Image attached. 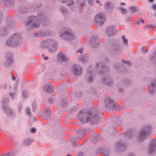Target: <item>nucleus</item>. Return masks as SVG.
Instances as JSON below:
<instances>
[{"label": "nucleus", "instance_id": "nucleus-1", "mask_svg": "<svg viewBox=\"0 0 156 156\" xmlns=\"http://www.w3.org/2000/svg\"><path fill=\"white\" fill-rule=\"evenodd\" d=\"M44 47L49 48L50 51H54L56 49L57 43L55 41L50 39L44 41L42 43Z\"/></svg>", "mask_w": 156, "mask_h": 156}, {"label": "nucleus", "instance_id": "nucleus-2", "mask_svg": "<svg viewBox=\"0 0 156 156\" xmlns=\"http://www.w3.org/2000/svg\"><path fill=\"white\" fill-rule=\"evenodd\" d=\"M60 36L63 39L67 38L69 40L73 39L74 37L73 34L71 33V32H69L65 29H63L60 32Z\"/></svg>", "mask_w": 156, "mask_h": 156}, {"label": "nucleus", "instance_id": "nucleus-3", "mask_svg": "<svg viewBox=\"0 0 156 156\" xmlns=\"http://www.w3.org/2000/svg\"><path fill=\"white\" fill-rule=\"evenodd\" d=\"M29 22L27 23V25H28L31 23H33V27L35 28L39 26V23L38 21L36 20V18L34 16H31L29 18Z\"/></svg>", "mask_w": 156, "mask_h": 156}, {"label": "nucleus", "instance_id": "nucleus-4", "mask_svg": "<svg viewBox=\"0 0 156 156\" xmlns=\"http://www.w3.org/2000/svg\"><path fill=\"white\" fill-rule=\"evenodd\" d=\"M95 20L96 22H97L100 24L102 25L105 20L104 16L102 14H99L96 16Z\"/></svg>", "mask_w": 156, "mask_h": 156}, {"label": "nucleus", "instance_id": "nucleus-5", "mask_svg": "<svg viewBox=\"0 0 156 156\" xmlns=\"http://www.w3.org/2000/svg\"><path fill=\"white\" fill-rule=\"evenodd\" d=\"M2 108L6 112V113L9 115H12L13 112L12 110L7 107V103L6 102L5 103H3L2 102Z\"/></svg>", "mask_w": 156, "mask_h": 156}, {"label": "nucleus", "instance_id": "nucleus-6", "mask_svg": "<svg viewBox=\"0 0 156 156\" xmlns=\"http://www.w3.org/2000/svg\"><path fill=\"white\" fill-rule=\"evenodd\" d=\"M58 59L60 60L65 62L68 60V59L66 57L65 55L62 53H60L57 56Z\"/></svg>", "mask_w": 156, "mask_h": 156}, {"label": "nucleus", "instance_id": "nucleus-7", "mask_svg": "<svg viewBox=\"0 0 156 156\" xmlns=\"http://www.w3.org/2000/svg\"><path fill=\"white\" fill-rule=\"evenodd\" d=\"M74 73L76 75L80 74L81 73V69L79 66H75L74 67Z\"/></svg>", "mask_w": 156, "mask_h": 156}, {"label": "nucleus", "instance_id": "nucleus-8", "mask_svg": "<svg viewBox=\"0 0 156 156\" xmlns=\"http://www.w3.org/2000/svg\"><path fill=\"white\" fill-rule=\"evenodd\" d=\"M43 90L45 92H49L52 89L51 87L48 85H46L44 86Z\"/></svg>", "mask_w": 156, "mask_h": 156}, {"label": "nucleus", "instance_id": "nucleus-9", "mask_svg": "<svg viewBox=\"0 0 156 156\" xmlns=\"http://www.w3.org/2000/svg\"><path fill=\"white\" fill-rule=\"evenodd\" d=\"M6 45L9 46L14 47L17 46V44L12 43L11 40L10 39L7 41L6 43Z\"/></svg>", "mask_w": 156, "mask_h": 156}, {"label": "nucleus", "instance_id": "nucleus-10", "mask_svg": "<svg viewBox=\"0 0 156 156\" xmlns=\"http://www.w3.org/2000/svg\"><path fill=\"white\" fill-rule=\"evenodd\" d=\"M107 34L109 36L112 35L114 34V31L112 28H108L107 29Z\"/></svg>", "mask_w": 156, "mask_h": 156}, {"label": "nucleus", "instance_id": "nucleus-11", "mask_svg": "<svg viewBox=\"0 0 156 156\" xmlns=\"http://www.w3.org/2000/svg\"><path fill=\"white\" fill-rule=\"evenodd\" d=\"M141 132V134L139 135V138L141 140L142 139V137H145L148 134V133L144 132L143 131H142Z\"/></svg>", "mask_w": 156, "mask_h": 156}, {"label": "nucleus", "instance_id": "nucleus-12", "mask_svg": "<svg viewBox=\"0 0 156 156\" xmlns=\"http://www.w3.org/2000/svg\"><path fill=\"white\" fill-rule=\"evenodd\" d=\"M112 102V100L109 98H106L105 101V103L106 104V105H107V103H108V104H111Z\"/></svg>", "mask_w": 156, "mask_h": 156}, {"label": "nucleus", "instance_id": "nucleus-13", "mask_svg": "<svg viewBox=\"0 0 156 156\" xmlns=\"http://www.w3.org/2000/svg\"><path fill=\"white\" fill-rule=\"evenodd\" d=\"M6 5H8L10 4L12 2V0H3Z\"/></svg>", "mask_w": 156, "mask_h": 156}, {"label": "nucleus", "instance_id": "nucleus-14", "mask_svg": "<svg viewBox=\"0 0 156 156\" xmlns=\"http://www.w3.org/2000/svg\"><path fill=\"white\" fill-rule=\"evenodd\" d=\"M137 23L139 25H141L144 23V20L142 19H139L137 20Z\"/></svg>", "mask_w": 156, "mask_h": 156}, {"label": "nucleus", "instance_id": "nucleus-15", "mask_svg": "<svg viewBox=\"0 0 156 156\" xmlns=\"http://www.w3.org/2000/svg\"><path fill=\"white\" fill-rule=\"evenodd\" d=\"M12 62V59L11 57L9 58L7 60V63H8L9 64L11 63Z\"/></svg>", "mask_w": 156, "mask_h": 156}, {"label": "nucleus", "instance_id": "nucleus-16", "mask_svg": "<svg viewBox=\"0 0 156 156\" xmlns=\"http://www.w3.org/2000/svg\"><path fill=\"white\" fill-rule=\"evenodd\" d=\"M122 39L123 41V42L124 44H127L128 42V40L126 39L124 36H122Z\"/></svg>", "mask_w": 156, "mask_h": 156}, {"label": "nucleus", "instance_id": "nucleus-17", "mask_svg": "<svg viewBox=\"0 0 156 156\" xmlns=\"http://www.w3.org/2000/svg\"><path fill=\"white\" fill-rule=\"evenodd\" d=\"M36 107V104L35 102L33 103V111H35Z\"/></svg>", "mask_w": 156, "mask_h": 156}, {"label": "nucleus", "instance_id": "nucleus-18", "mask_svg": "<svg viewBox=\"0 0 156 156\" xmlns=\"http://www.w3.org/2000/svg\"><path fill=\"white\" fill-rule=\"evenodd\" d=\"M121 10L122 14H124L126 12V10L125 9H121Z\"/></svg>", "mask_w": 156, "mask_h": 156}, {"label": "nucleus", "instance_id": "nucleus-19", "mask_svg": "<svg viewBox=\"0 0 156 156\" xmlns=\"http://www.w3.org/2000/svg\"><path fill=\"white\" fill-rule=\"evenodd\" d=\"M36 132V129L34 128H32L30 130V132L32 133H34Z\"/></svg>", "mask_w": 156, "mask_h": 156}, {"label": "nucleus", "instance_id": "nucleus-20", "mask_svg": "<svg viewBox=\"0 0 156 156\" xmlns=\"http://www.w3.org/2000/svg\"><path fill=\"white\" fill-rule=\"evenodd\" d=\"M27 112V113L29 115H30L31 114V112L30 111V109L28 108H27L26 110Z\"/></svg>", "mask_w": 156, "mask_h": 156}, {"label": "nucleus", "instance_id": "nucleus-21", "mask_svg": "<svg viewBox=\"0 0 156 156\" xmlns=\"http://www.w3.org/2000/svg\"><path fill=\"white\" fill-rule=\"evenodd\" d=\"M83 49H80L79 50H78L77 51V52H80V54L82 53Z\"/></svg>", "mask_w": 156, "mask_h": 156}, {"label": "nucleus", "instance_id": "nucleus-22", "mask_svg": "<svg viewBox=\"0 0 156 156\" xmlns=\"http://www.w3.org/2000/svg\"><path fill=\"white\" fill-rule=\"evenodd\" d=\"M152 8L155 10H156V5H152Z\"/></svg>", "mask_w": 156, "mask_h": 156}, {"label": "nucleus", "instance_id": "nucleus-23", "mask_svg": "<svg viewBox=\"0 0 156 156\" xmlns=\"http://www.w3.org/2000/svg\"><path fill=\"white\" fill-rule=\"evenodd\" d=\"M153 151V150L152 148L151 147H150V150H149L150 153H151Z\"/></svg>", "mask_w": 156, "mask_h": 156}, {"label": "nucleus", "instance_id": "nucleus-24", "mask_svg": "<svg viewBox=\"0 0 156 156\" xmlns=\"http://www.w3.org/2000/svg\"><path fill=\"white\" fill-rule=\"evenodd\" d=\"M88 2L90 5H91L93 4V2L92 1L89 0H88Z\"/></svg>", "mask_w": 156, "mask_h": 156}, {"label": "nucleus", "instance_id": "nucleus-25", "mask_svg": "<svg viewBox=\"0 0 156 156\" xmlns=\"http://www.w3.org/2000/svg\"><path fill=\"white\" fill-rule=\"evenodd\" d=\"M96 2H97V3L98 4V5L99 6H101V5L100 4V2L98 0H97L96 1Z\"/></svg>", "mask_w": 156, "mask_h": 156}, {"label": "nucleus", "instance_id": "nucleus-26", "mask_svg": "<svg viewBox=\"0 0 156 156\" xmlns=\"http://www.w3.org/2000/svg\"><path fill=\"white\" fill-rule=\"evenodd\" d=\"M124 62V63H127L129 65H130V63L129 62Z\"/></svg>", "mask_w": 156, "mask_h": 156}, {"label": "nucleus", "instance_id": "nucleus-27", "mask_svg": "<svg viewBox=\"0 0 156 156\" xmlns=\"http://www.w3.org/2000/svg\"><path fill=\"white\" fill-rule=\"evenodd\" d=\"M0 156H9V155L8 154H5L3 155H1Z\"/></svg>", "mask_w": 156, "mask_h": 156}, {"label": "nucleus", "instance_id": "nucleus-28", "mask_svg": "<svg viewBox=\"0 0 156 156\" xmlns=\"http://www.w3.org/2000/svg\"><path fill=\"white\" fill-rule=\"evenodd\" d=\"M49 58V57H46L44 58V59L45 60H47Z\"/></svg>", "mask_w": 156, "mask_h": 156}, {"label": "nucleus", "instance_id": "nucleus-29", "mask_svg": "<svg viewBox=\"0 0 156 156\" xmlns=\"http://www.w3.org/2000/svg\"><path fill=\"white\" fill-rule=\"evenodd\" d=\"M110 4L109 3H107L106 4L107 6L108 7V6Z\"/></svg>", "mask_w": 156, "mask_h": 156}, {"label": "nucleus", "instance_id": "nucleus-30", "mask_svg": "<svg viewBox=\"0 0 156 156\" xmlns=\"http://www.w3.org/2000/svg\"><path fill=\"white\" fill-rule=\"evenodd\" d=\"M148 1L150 2H152L153 1V0H148Z\"/></svg>", "mask_w": 156, "mask_h": 156}, {"label": "nucleus", "instance_id": "nucleus-31", "mask_svg": "<svg viewBox=\"0 0 156 156\" xmlns=\"http://www.w3.org/2000/svg\"><path fill=\"white\" fill-rule=\"evenodd\" d=\"M124 3H121V5H124Z\"/></svg>", "mask_w": 156, "mask_h": 156}, {"label": "nucleus", "instance_id": "nucleus-32", "mask_svg": "<svg viewBox=\"0 0 156 156\" xmlns=\"http://www.w3.org/2000/svg\"><path fill=\"white\" fill-rule=\"evenodd\" d=\"M93 79V78L92 77L90 78V80H91Z\"/></svg>", "mask_w": 156, "mask_h": 156}, {"label": "nucleus", "instance_id": "nucleus-33", "mask_svg": "<svg viewBox=\"0 0 156 156\" xmlns=\"http://www.w3.org/2000/svg\"><path fill=\"white\" fill-rule=\"evenodd\" d=\"M67 156H71V155H69H69H67Z\"/></svg>", "mask_w": 156, "mask_h": 156}, {"label": "nucleus", "instance_id": "nucleus-34", "mask_svg": "<svg viewBox=\"0 0 156 156\" xmlns=\"http://www.w3.org/2000/svg\"><path fill=\"white\" fill-rule=\"evenodd\" d=\"M24 93H23V96L24 95Z\"/></svg>", "mask_w": 156, "mask_h": 156}, {"label": "nucleus", "instance_id": "nucleus-35", "mask_svg": "<svg viewBox=\"0 0 156 156\" xmlns=\"http://www.w3.org/2000/svg\"><path fill=\"white\" fill-rule=\"evenodd\" d=\"M155 16H156V13H155Z\"/></svg>", "mask_w": 156, "mask_h": 156}]
</instances>
